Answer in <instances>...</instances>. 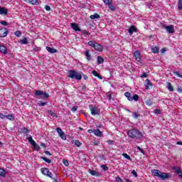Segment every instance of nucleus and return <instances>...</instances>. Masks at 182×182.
Segmentation results:
<instances>
[{
    "label": "nucleus",
    "mask_w": 182,
    "mask_h": 182,
    "mask_svg": "<svg viewBox=\"0 0 182 182\" xmlns=\"http://www.w3.org/2000/svg\"><path fill=\"white\" fill-rule=\"evenodd\" d=\"M128 137L130 139H141L143 134L137 129H132L127 131Z\"/></svg>",
    "instance_id": "f257e3e1"
},
{
    "label": "nucleus",
    "mask_w": 182,
    "mask_h": 182,
    "mask_svg": "<svg viewBox=\"0 0 182 182\" xmlns=\"http://www.w3.org/2000/svg\"><path fill=\"white\" fill-rule=\"evenodd\" d=\"M82 75H83L82 71L77 72L75 70H72L69 71L68 77L75 79V80H82Z\"/></svg>",
    "instance_id": "f03ea898"
},
{
    "label": "nucleus",
    "mask_w": 182,
    "mask_h": 182,
    "mask_svg": "<svg viewBox=\"0 0 182 182\" xmlns=\"http://www.w3.org/2000/svg\"><path fill=\"white\" fill-rule=\"evenodd\" d=\"M87 45L91 46V48H94L95 50H97V52H103V46L97 43L95 41H90Z\"/></svg>",
    "instance_id": "7ed1b4c3"
},
{
    "label": "nucleus",
    "mask_w": 182,
    "mask_h": 182,
    "mask_svg": "<svg viewBox=\"0 0 182 182\" xmlns=\"http://www.w3.org/2000/svg\"><path fill=\"white\" fill-rule=\"evenodd\" d=\"M124 96L129 102H133V100H135V102H139V95L135 94L132 97V94L129 92H126L124 93Z\"/></svg>",
    "instance_id": "20e7f679"
},
{
    "label": "nucleus",
    "mask_w": 182,
    "mask_h": 182,
    "mask_svg": "<svg viewBox=\"0 0 182 182\" xmlns=\"http://www.w3.org/2000/svg\"><path fill=\"white\" fill-rule=\"evenodd\" d=\"M89 109L92 116H100V111L97 109L96 105H89Z\"/></svg>",
    "instance_id": "39448f33"
},
{
    "label": "nucleus",
    "mask_w": 182,
    "mask_h": 182,
    "mask_svg": "<svg viewBox=\"0 0 182 182\" xmlns=\"http://www.w3.org/2000/svg\"><path fill=\"white\" fill-rule=\"evenodd\" d=\"M36 96H41V99H48L49 97V95L46 92H44L41 90H37L35 92Z\"/></svg>",
    "instance_id": "423d86ee"
},
{
    "label": "nucleus",
    "mask_w": 182,
    "mask_h": 182,
    "mask_svg": "<svg viewBox=\"0 0 182 182\" xmlns=\"http://www.w3.org/2000/svg\"><path fill=\"white\" fill-rule=\"evenodd\" d=\"M162 28H164L165 29H166V31L168 32V33H174V26H173V25H170V26L163 25Z\"/></svg>",
    "instance_id": "0eeeda50"
},
{
    "label": "nucleus",
    "mask_w": 182,
    "mask_h": 182,
    "mask_svg": "<svg viewBox=\"0 0 182 182\" xmlns=\"http://www.w3.org/2000/svg\"><path fill=\"white\" fill-rule=\"evenodd\" d=\"M56 131H57L58 134H59V136L60 137V139H62V140H66V135L65 134V132H63V131H62V129L58 127L56 129Z\"/></svg>",
    "instance_id": "6e6552de"
},
{
    "label": "nucleus",
    "mask_w": 182,
    "mask_h": 182,
    "mask_svg": "<svg viewBox=\"0 0 182 182\" xmlns=\"http://www.w3.org/2000/svg\"><path fill=\"white\" fill-rule=\"evenodd\" d=\"M159 178L161 180H167V178H170V173L166 172H161L159 175Z\"/></svg>",
    "instance_id": "1a4fd4ad"
},
{
    "label": "nucleus",
    "mask_w": 182,
    "mask_h": 182,
    "mask_svg": "<svg viewBox=\"0 0 182 182\" xmlns=\"http://www.w3.org/2000/svg\"><path fill=\"white\" fill-rule=\"evenodd\" d=\"M134 58H135L136 60L139 62V63H141V57L140 56V52H139V50H136L134 53Z\"/></svg>",
    "instance_id": "9d476101"
},
{
    "label": "nucleus",
    "mask_w": 182,
    "mask_h": 182,
    "mask_svg": "<svg viewBox=\"0 0 182 182\" xmlns=\"http://www.w3.org/2000/svg\"><path fill=\"white\" fill-rule=\"evenodd\" d=\"M70 26L72 28V29H73V31H75V32H80V27H79V24L76 23H72L70 24Z\"/></svg>",
    "instance_id": "9b49d317"
},
{
    "label": "nucleus",
    "mask_w": 182,
    "mask_h": 182,
    "mask_svg": "<svg viewBox=\"0 0 182 182\" xmlns=\"http://www.w3.org/2000/svg\"><path fill=\"white\" fill-rule=\"evenodd\" d=\"M8 35V30L6 28L0 29V38H5Z\"/></svg>",
    "instance_id": "f8f14e48"
},
{
    "label": "nucleus",
    "mask_w": 182,
    "mask_h": 182,
    "mask_svg": "<svg viewBox=\"0 0 182 182\" xmlns=\"http://www.w3.org/2000/svg\"><path fill=\"white\" fill-rule=\"evenodd\" d=\"M85 59L87 60V62H90L92 60V55L90 54V50H87L85 52Z\"/></svg>",
    "instance_id": "ddd939ff"
},
{
    "label": "nucleus",
    "mask_w": 182,
    "mask_h": 182,
    "mask_svg": "<svg viewBox=\"0 0 182 182\" xmlns=\"http://www.w3.org/2000/svg\"><path fill=\"white\" fill-rule=\"evenodd\" d=\"M151 173L152 176H154V177H159V178L161 171H160L158 169H152L151 171Z\"/></svg>",
    "instance_id": "4468645a"
},
{
    "label": "nucleus",
    "mask_w": 182,
    "mask_h": 182,
    "mask_svg": "<svg viewBox=\"0 0 182 182\" xmlns=\"http://www.w3.org/2000/svg\"><path fill=\"white\" fill-rule=\"evenodd\" d=\"M88 173L91 174V176H95V177H100V173L95 170L89 169Z\"/></svg>",
    "instance_id": "2eb2a0df"
},
{
    "label": "nucleus",
    "mask_w": 182,
    "mask_h": 182,
    "mask_svg": "<svg viewBox=\"0 0 182 182\" xmlns=\"http://www.w3.org/2000/svg\"><path fill=\"white\" fill-rule=\"evenodd\" d=\"M93 133L95 136H97V137H102V136H103V132H102L99 129H93Z\"/></svg>",
    "instance_id": "dca6fc26"
},
{
    "label": "nucleus",
    "mask_w": 182,
    "mask_h": 182,
    "mask_svg": "<svg viewBox=\"0 0 182 182\" xmlns=\"http://www.w3.org/2000/svg\"><path fill=\"white\" fill-rule=\"evenodd\" d=\"M166 89H168L169 92H174V87H173V85L170 82H166Z\"/></svg>",
    "instance_id": "f3484780"
},
{
    "label": "nucleus",
    "mask_w": 182,
    "mask_h": 182,
    "mask_svg": "<svg viewBox=\"0 0 182 182\" xmlns=\"http://www.w3.org/2000/svg\"><path fill=\"white\" fill-rule=\"evenodd\" d=\"M24 2L30 4L31 5H39V1L38 0H23Z\"/></svg>",
    "instance_id": "a211bd4d"
},
{
    "label": "nucleus",
    "mask_w": 182,
    "mask_h": 182,
    "mask_svg": "<svg viewBox=\"0 0 182 182\" xmlns=\"http://www.w3.org/2000/svg\"><path fill=\"white\" fill-rule=\"evenodd\" d=\"M128 32L129 33V34L133 35V33H134V32H137V28H136V27L134 26H132L128 29Z\"/></svg>",
    "instance_id": "6ab92c4d"
},
{
    "label": "nucleus",
    "mask_w": 182,
    "mask_h": 182,
    "mask_svg": "<svg viewBox=\"0 0 182 182\" xmlns=\"http://www.w3.org/2000/svg\"><path fill=\"white\" fill-rule=\"evenodd\" d=\"M46 50H48V52H49V53H56V52H58V50H56L53 48H50L49 46H46Z\"/></svg>",
    "instance_id": "aec40b11"
},
{
    "label": "nucleus",
    "mask_w": 182,
    "mask_h": 182,
    "mask_svg": "<svg viewBox=\"0 0 182 182\" xmlns=\"http://www.w3.org/2000/svg\"><path fill=\"white\" fill-rule=\"evenodd\" d=\"M6 119L11 120V122H15V115L14 114L6 115Z\"/></svg>",
    "instance_id": "412c9836"
},
{
    "label": "nucleus",
    "mask_w": 182,
    "mask_h": 182,
    "mask_svg": "<svg viewBox=\"0 0 182 182\" xmlns=\"http://www.w3.org/2000/svg\"><path fill=\"white\" fill-rule=\"evenodd\" d=\"M0 52L4 55H6V53H8V50L5 46H0Z\"/></svg>",
    "instance_id": "4be33fe9"
},
{
    "label": "nucleus",
    "mask_w": 182,
    "mask_h": 182,
    "mask_svg": "<svg viewBox=\"0 0 182 182\" xmlns=\"http://www.w3.org/2000/svg\"><path fill=\"white\" fill-rule=\"evenodd\" d=\"M145 82L146 83V85H145V89L149 90V89H150V86H151V82L149 79H146Z\"/></svg>",
    "instance_id": "5701e85b"
},
{
    "label": "nucleus",
    "mask_w": 182,
    "mask_h": 182,
    "mask_svg": "<svg viewBox=\"0 0 182 182\" xmlns=\"http://www.w3.org/2000/svg\"><path fill=\"white\" fill-rule=\"evenodd\" d=\"M0 15H8V10L4 7H1Z\"/></svg>",
    "instance_id": "b1692460"
},
{
    "label": "nucleus",
    "mask_w": 182,
    "mask_h": 182,
    "mask_svg": "<svg viewBox=\"0 0 182 182\" xmlns=\"http://www.w3.org/2000/svg\"><path fill=\"white\" fill-rule=\"evenodd\" d=\"M97 62L98 65H102L105 62V58L99 55L97 56Z\"/></svg>",
    "instance_id": "393cba45"
},
{
    "label": "nucleus",
    "mask_w": 182,
    "mask_h": 182,
    "mask_svg": "<svg viewBox=\"0 0 182 182\" xmlns=\"http://www.w3.org/2000/svg\"><path fill=\"white\" fill-rule=\"evenodd\" d=\"M151 50L153 52V53H159V52H160V49L157 46H152L151 48Z\"/></svg>",
    "instance_id": "a878e982"
},
{
    "label": "nucleus",
    "mask_w": 182,
    "mask_h": 182,
    "mask_svg": "<svg viewBox=\"0 0 182 182\" xmlns=\"http://www.w3.org/2000/svg\"><path fill=\"white\" fill-rule=\"evenodd\" d=\"M41 171L42 174H43L44 176H47L48 173H49V168H42L41 169Z\"/></svg>",
    "instance_id": "bb28decb"
},
{
    "label": "nucleus",
    "mask_w": 182,
    "mask_h": 182,
    "mask_svg": "<svg viewBox=\"0 0 182 182\" xmlns=\"http://www.w3.org/2000/svg\"><path fill=\"white\" fill-rule=\"evenodd\" d=\"M175 171L176 173V174H178V176H179V177H181V178H182V171H181V168H175Z\"/></svg>",
    "instance_id": "cd10ccee"
},
{
    "label": "nucleus",
    "mask_w": 182,
    "mask_h": 182,
    "mask_svg": "<svg viewBox=\"0 0 182 182\" xmlns=\"http://www.w3.org/2000/svg\"><path fill=\"white\" fill-rule=\"evenodd\" d=\"M92 75L93 76H95V77H98V79H100V80L103 79V77H102V75L97 73V71L96 70L92 71Z\"/></svg>",
    "instance_id": "c85d7f7f"
},
{
    "label": "nucleus",
    "mask_w": 182,
    "mask_h": 182,
    "mask_svg": "<svg viewBox=\"0 0 182 182\" xmlns=\"http://www.w3.org/2000/svg\"><path fill=\"white\" fill-rule=\"evenodd\" d=\"M28 140L31 143V146H36V142L35 141V140H33L31 136L28 137Z\"/></svg>",
    "instance_id": "c756f323"
},
{
    "label": "nucleus",
    "mask_w": 182,
    "mask_h": 182,
    "mask_svg": "<svg viewBox=\"0 0 182 182\" xmlns=\"http://www.w3.org/2000/svg\"><path fill=\"white\" fill-rule=\"evenodd\" d=\"M107 6L109 9H110V11H112V12H114V11H116V7L113 6V2L109 3V4H108Z\"/></svg>",
    "instance_id": "7c9ffc66"
},
{
    "label": "nucleus",
    "mask_w": 182,
    "mask_h": 182,
    "mask_svg": "<svg viewBox=\"0 0 182 182\" xmlns=\"http://www.w3.org/2000/svg\"><path fill=\"white\" fill-rule=\"evenodd\" d=\"M90 19H99L100 18V15L97 14V13L91 15L90 16Z\"/></svg>",
    "instance_id": "2f4dec72"
},
{
    "label": "nucleus",
    "mask_w": 182,
    "mask_h": 182,
    "mask_svg": "<svg viewBox=\"0 0 182 182\" xmlns=\"http://www.w3.org/2000/svg\"><path fill=\"white\" fill-rule=\"evenodd\" d=\"M20 43L21 45H28V38L25 37L23 39L20 40Z\"/></svg>",
    "instance_id": "473e14b6"
},
{
    "label": "nucleus",
    "mask_w": 182,
    "mask_h": 182,
    "mask_svg": "<svg viewBox=\"0 0 182 182\" xmlns=\"http://www.w3.org/2000/svg\"><path fill=\"white\" fill-rule=\"evenodd\" d=\"M6 176V171L4 168H0V176L5 177Z\"/></svg>",
    "instance_id": "72a5a7b5"
},
{
    "label": "nucleus",
    "mask_w": 182,
    "mask_h": 182,
    "mask_svg": "<svg viewBox=\"0 0 182 182\" xmlns=\"http://www.w3.org/2000/svg\"><path fill=\"white\" fill-rule=\"evenodd\" d=\"M145 104L146 106H153V100L151 99H148L145 101Z\"/></svg>",
    "instance_id": "f704fd0d"
},
{
    "label": "nucleus",
    "mask_w": 182,
    "mask_h": 182,
    "mask_svg": "<svg viewBox=\"0 0 182 182\" xmlns=\"http://www.w3.org/2000/svg\"><path fill=\"white\" fill-rule=\"evenodd\" d=\"M41 159L44 160L46 163H48V164H50L52 163V160L48 159L46 156H41Z\"/></svg>",
    "instance_id": "c9c22d12"
},
{
    "label": "nucleus",
    "mask_w": 182,
    "mask_h": 182,
    "mask_svg": "<svg viewBox=\"0 0 182 182\" xmlns=\"http://www.w3.org/2000/svg\"><path fill=\"white\" fill-rule=\"evenodd\" d=\"M47 113H48V114H50V116H53V117H58L56 113L53 112L52 110H48Z\"/></svg>",
    "instance_id": "e433bc0d"
},
{
    "label": "nucleus",
    "mask_w": 182,
    "mask_h": 182,
    "mask_svg": "<svg viewBox=\"0 0 182 182\" xmlns=\"http://www.w3.org/2000/svg\"><path fill=\"white\" fill-rule=\"evenodd\" d=\"M132 117L134 119H139V117H140V114H139L137 112H133L132 113Z\"/></svg>",
    "instance_id": "4c0bfd02"
},
{
    "label": "nucleus",
    "mask_w": 182,
    "mask_h": 182,
    "mask_svg": "<svg viewBox=\"0 0 182 182\" xmlns=\"http://www.w3.org/2000/svg\"><path fill=\"white\" fill-rule=\"evenodd\" d=\"M14 35L17 38H21V36H22V32H21V31H17L14 33Z\"/></svg>",
    "instance_id": "58836bf2"
},
{
    "label": "nucleus",
    "mask_w": 182,
    "mask_h": 182,
    "mask_svg": "<svg viewBox=\"0 0 182 182\" xmlns=\"http://www.w3.org/2000/svg\"><path fill=\"white\" fill-rule=\"evenodd\" d=\"M178 11H181L182 9V0H178Z\"/></svg>",
    "instance_id": "ea45409f"
},
{
    "label": "nucleus",
    "mask_w": 182,
    "mask_h": 182,
    "mask_svg": "<svg viewBox=\"0 0 182 182\" xmlns=\"http://www.w3.org/2000/svg\"><path fill=\"white\" fill-rule=\"evenodd\" d=\"M21 132L23 133H25L26 134H28V133H29V129L28 128H26V127H23L21 129Z\"/></svg>",
    "instance_id": "a19ab883"
},
{
    "label": "nucleus",
    "mask_w": 182,
    "mask_h": 182,
    "mask_svg": "<svg viewBox=\"0 0 182 182\" xmlns=\"http://www.w3.org/2000/svg\"><path fill=\"white\" fill-rule=\"evenodd\" d=\"M122 156H123V157L127 159V160H130V161H132V158H130V156H129V154H122Z\"/></svg>",
    "instance_id": "79ce46f5"
},
{
    "label": "nucleus",
    "mask_w": 182,
    "mask_h": 182,
    "mask_svg": "<svg viewBox=\"0 0 182 182\" xmlns=\"http://www.w3.org/2000/svg\"><path fill=\"white\" fill-rule=\"evenodd\" d=\"M63 164L64 166H65V167L69 166V161L66 159H63Z\"/></svg>",
    "instance_id": "37998d69"
},
{
    "label": "nucleus",
    "mask_w": 182,
    "mask_h": 182,
    "mask_svg": "<svg viewBox=\"0 0 182 182\" xmlns=\"http://www.w3.org/2000/svg\"><path fill=\"white\" fill-rule=\"evenodd\" d=\"M75 144L77 146V147H80V146H82V143H80L79 140H75Z\"/></svg>",
    "instance_id": "c03bdc74"
},
{
    "label": "nucleus",
    "mask_w": 182,
    "mask_h": 182,
    "mask_svg": "<svg viewBox=\"0 0 182 182\" xmlns=\"http://www.w3.org/2000/svg\"><path fill=\"white\" fill-rule=\"evenodd\" d=\"M174 76H178V77H182L181 74H180L178 71L173 72Z\"/></svg>",
    "instance_id": "a18cd8bd"
},
{
    "label": "nucleus",
    "mask_w": 182,
    "mask_h": 182,
    "mask_svg": "<svg viewBox=\"0 0 182 182\" xmlns=\"http://www.w3.org/2000/svg\"><path fill=\"white\" fill-rule=\"evenodd\" d=\"M101 168H102V170H103L104 171H107V170H109V167H107V166H106V165H102V166H101Z\"/></svg>",
    "instance_id": "49530a36"
},
{
    "label": "nucleus",
    "mask_w": 182,
    "mask_h": 182,
    "mask_svg": "<svg viewBox=\"0 0 182 182\" xmlns=\"http://www.w3.org/2000/svg\"><path fill=\"white\" fill-rule=\"evenodd\" d=\"M82 33L83 35H87V36L90 35V32H89V31H86V30H82Z\"/></svg>",
    "instance_id": "de8ad7c7"
},
{
    "label": "nucleus",
    "mask_w": 182,
    "mask_h": 182,
    "mask_svg": "<svg viewBox=\"0 0 182 182\" xmlns=\"http://www.w3.org/2000/svg\"><path fill=\"white\" fill-rule=\"evenodd\" d=\"M102 1L104 4H105V5H109L112 2V0H102Z\"/></svg>",
    "instance_id": "09e8293b"
},
{
    "label": "nucleus",
    "mask_w": 182,
    "mask_h": 182,
    "mask_svg": "<svg viewBox=\"0 0 182 182\" xmlns=\"http://www.w3.org/2000/svg\"><path fill=\"white\" fill-rule=\"evenodd\" d=\"M107 143H108V144L110 146H113L114 144V141L109 139L107 141Z\"/></svg>",
    "instance_id": "8fccbe9b"
},
{
    "label": "nucleus",
    "mask_w": 182,
    "mask_h": 182,
    "mask_svg": "<svg viewBox=\"0 0 182 182\" xmlns=\"http://www.w3.org/2000/svg\"><path fill=\"white\" fill-rule=\"evenodd\" d=\"M33 147H34V150H36V151L41 150V146H39V145H38L36 144Z\"/></svg>",
    "instance_id": "3c124183"
},
{
    "label": "nucleus",
    "mask_w": 182,
    "mask_h": 182,
    "mask_svg": "<svg viewBox=\"0 0 182 182\" xmlns=\"http://www.w3.org/2000/svg\"><path fill=\"white\" fill-rule=\"evenodd\" d=\"M1 25H3L4 26H8V22L6 21H2L0 22Z\"/></svg>",
    "instance_id": "603ef678"
},
{
    "label": "nucleus",
    "mask_w": 182,
    "mask_h": 182,
    "mask_svg": "<svg viewBox=\"0 0 182 182\" xmlns=\"http://www.w3.org/2000/svg\"><path fill=\"white\" fill-rule=\"evenodd\" d=\"M47 177H50V178H53V175L50 171H48V173H47Z\"/></svg>",
    "instance_id": "864d4df0"
},
{
    "label": "nucleus",
    "mask_w": 182,
    "mask_h": 182,
    "mask_svg": "<svg viewBox=\"0 0 182 182\" xmlns=\"http://www.w3.org/2000/svg\"><path fill=\"white\" fill-rule=\"evenodd\" d=\"M117 182H124L123 181V179H122V178H120V176H117L116 178Z\"/></svg>",
    "instance_id": "5fc2aeb1"
},
{
    "label": "nucleus",
    "mask_w": 182,
    "mask_h": 182,
    "mask_svg": "<svg viewBox=\"0 0 182 182\" xmlns=\"http://www.w3.org/2000/svg\"><path fill=\"white\" fill-rule=\"evenodd\" d=\"M93 144L94 146H99V144H100V142H99V141L97 140H94Z\"/></svg>",
    "instance_id": "6e6d98bb"
},
{
    "label": "nucleus",
    "mask_w": 182,
    "mask_h": 182,
    "mask_svg": "<svg viewBox=\"0 0 182 182\" xmlns=\"http://www.w3.org/2000/svg\"><path fill=\"white\" fill-rule=\"evenodd\" d=\"M131 174H132L133 176H134V177H137V172H136V170H133L132 172H131Z\"/></svg>",
    "instance_id": "4d7b16f0"
},
{
    "label": "nucleus",
    "mask_w": 182,
    "mask_h": 182,
    "mask_svg": "<svg viewBox=\"0 0 182 182\" xmlns=\"http://www.w3.org/2000/svg\"><path fill=\"white\" fill-rule=\"evenodd\" d=\"M82 76L84 80H89V77L87 75L82 74Z\"/></svg>",
    "instance_id": "13d9d810"
},
{
    "label": "nucleus",
    "mask_w": 182,
    "mask_h": 182,
    "mask_svg": "<svg viewBox=\"0 0 182 182\" xmlns=\"http://www.w3.org/2000/svg\"><path fill=\"white\" fill-rule=\"evenodd\" d=\"M177 92H178V93H182V87L181 86L178 87Z\"/></svg>",
    "instance_id": "bf43d9fd"
},
{
    "label": "nucleus",
    "mask_w": 182,
    "mask_h": 182,
    "mask_svg": "<svg viewBox=\"0 0 182 182\" xmlns=\"http://www.w3.org/2000/svg\"><path fill=\"white\" fill-rule=\"evenodd\" d=\"M44 9H46V11H50V6L46 5L44 7Z\"/></svg>",
    "instance_id": "052dcab7"
},
{
    "label": "nucleus",
    "mask_w": 182,
    "mask_h": 182,
    "mask_svg": "<svg viewBox=\"0 0 182 182\" xmlns=\"http://www.w3.org/2000/svg\"><path fill=\"white\" fill-rule=\"evenodd\" d=\"M76 110H77V107L76 106L73 107L71 109V112H76Z\"/></svg>",
    "instance_id": "680f3d73"
},
{
    "label": "nucleus",
    "mask_w": 182,
    "mask_h": 182,
    "mask_svg": "<svg viewBox=\"0 0 182 182\" xmlns=\"http://www.w3.org/2000/svg\"><path fill=\"white\" fill-rule=\"evenodd\" d=\"M155 113L157 114H161V111L159 109H155Z\"/></svg>",
    "instance_id": "e2e57ef3"
},
{
    "label": "nucleus",
    "mask_w": 182,
    "mask_h": 182,
    "mask_svg": "<svg viewBox=\"0 0 182 182\" xmlns=\"http://www.w3.org/2000/svg\"><path fill=\"white\" fill-rule=\"evenodd\" d=\"M5 117H6V115H4V114L0 112V119H5Z\"/></svg>",
    "instance_id": "0e129e2a"
},
{
    "label": "nucleus",
    "mask_w": 182,
    "mask_h": 182,
    "mask_svg": "<svg viewBox=\"0 0 182 182\" xmlns=\"http://www.w3.org/2000/svg\"><path fill=\"white\" fill-rule=\"evenodd\" d=\"M141 77L143 78V77H147V73H144L141 75Z\"/></svg>",
    "instance_id": "69168bd1"
},
{
    "label": "nucleus",
    "mask_w": 182,
    "mask_h": 182,
    "mask_svg": "<svg viewBox=\"0 0 182 182\" xmlns=\"http://www.w3.org/2000/svg\"><path fill=\"white\" fill-rule=\"evenodd\" d=\"M39 106H45L46 105V102H40V103H38Z\"/></svg>",
    "instance_id": "338daca9"
},
{
    "label": "nucleus",
    "mask_w": 182,
    "mask_h": 182,
    "mask_svg": "<svg viewBox=\"0 0 182 182\" xmlns=\"http://www.w3.org/2000/svg\"><path fill=\"white\" fill-rule=\"evenodd\" d=\"M82 90L84 91V92H86V85H83L82 86Z\"/></svg>",
    "instance_id": "774afa93"
}]
</instances>
